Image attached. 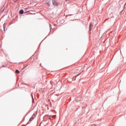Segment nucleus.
Wrapping results in <instances>:
<instances>
[{"label":"nucleus","instance_id":"f257e3e1","mask_svg":"<svg viewBox=\"0 0 126 126\" xmlns=\"http://www.w3.org/2000/svg\"><path fill=\"white\" fill-rule=\"evenodd\" d=\"M92 27H93V24L92 23H91L90 25V31H91Z\"/></svg>","mask_w":126,"mask_h":126},{"label":"nucleus","instance_id":"0eeeda50","mask_svg":"<svg viewBox=\"0 0 126 126\" xmlns=\"http://www.w3.org/2000/svg\"><path fill=\"white\" fill-rule=\"evenodd\" d=\"M50 29H52V25H50Z\"/></svg>","mask_w":126,"mask_h":126},{"label":"nucleus","instance_id":"423d86ee","mask_svg":"<svg viewBox=\"0 0 126 126\" xmlns=\"http://www.w3.org/2000/svg\"><path fill=\"white\" fill-rule=\"evenodd\" d=\"M32 120H33V119L31 118V119H30V122H31V121H32Z\"/></svg>","mask_w":126,"mask_h":126},{"label":"nucleus","instance_id":"1a4fd4ad","mask_svg":"<svg viewBox=\"0 0 126 126\" xmlns=\"http://www.w3.org/2000/svg\"><path fill=\"white\" fill-rule=\"evenodd\" d=\"M32 100H33V101H34V99L32 98Z\"/></svg>","mask_w":126,"mask_h":126},{"label":"nucleus","instance_id":"7ed1b4c3","mask_svg":"<svg viewBox=\"0 0 126 126\" xmlns=\"http://www.w3.org/2000/svg\"><path fill=\"white\" fill-rule=\"evenodd\" d=\"M19 13L20 14H23V13H24V11H23V10H21L19 11Z\"/></svg>","mask_w":126,"mask_h":126},{"label":"nucleus","instance_id":"9d476101","mask_svg":"<svg viewBox=\"0 0 126 126\" xmlns=\"http://www.w3.org/2000/svg\"><path fill=\"white\" fill-rule=\"evenodd\" d=\"M67 0H66V1H67Z\"/></svg>","mask_w":126,"mask_h":126},{"label":"nucleus","instance_id":"20e7f679","mask_svg":"<svg viewBox=\"0 0 126 126\" xmlns=\"http://www.w3.org/2000/svg\"><path fill=\"white\" fill-rule=\"evenodd\" d=\"M76 100H78V101H80V100H81V98H80V97H77L76 98Z\"/></svg>","mask_w":126,"mask_h":126},{"label":"nucleus","instance_id":"39448f33","mask_svg":"<svg viewBox=\"0 0 126 126\" xmlns=\"http://www.w3.org/2000/svg\"><path fill=\"white\" fill-rule=\"evenodd\" d=\"M20 73L19 70H16V73Z\"/></svg>","mask_w":126,"mask_h":126},{"label":"nucleus","instance_id":"6e6552de","mask_svg":"<svg viewBox=\"0 0 126 126\" xmlns=\"http://www.w3.org/2000/svg\"><path fill=\"white\" fill-rule=\"evenodd\" d=\"M32 98H33V95L32 94Z\"/></svg>","mask_w":126,"mask_h":126},{"label":"nucleus","instance_id":"f03ea898","mask_svg":"<svg viewBox=\"0 0 126 126\" xmlns=\"http://www.w3.org/2000/svg\"><path fill=\"white\" fill-rule=\"evenodd\" d=\"M53 3L54 5H58V3H57V1H56V0H53Z\"/></svg>","mask_w":126,"mask_h":126}]
</instances>
